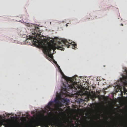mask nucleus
I'll list each match as a JSON object with an SVG mask.
<instances>
[{
  "mask_svg": "<svg viewBox=\"0 0 127 127\" xmlns=\"http://www.w3.org/2000/svg\"><path fill=\"white\" fill-rule=\"evenodd\" d=\"M38 44L40 47L42 49L43 52L46 54H47L48 56L52 58L53 55L51 53V51L52 49L54 50L56 49L62 50H64V47L65 45L67 46V48L69 47L70 45H72L74 48H76L77 45L74 42H71V43H69L66 39H62L61 42H59L58 45L53 44H51L48 41L47 39L44 38L41 39L40 42H38Z\"/></svg>",
  "mask_w": 127,
  "mask_h": 127,
  "instance_id": "nucleus-1",
  "label": "nucleus"
},
{
  "mask_svg": "<svg viewBox=\"0 0 127 127\" xmlns=\"http://www.w3.org/2000/svg\"><path fill=\"white\" fill-rule=\"evenodd\" d=\"M48 117L47 116L43 115L42 119L34 121L33 123H30L27 125L24 121L22 123L18 122L19 127H36L39 126H40L41 127H49L51 125L52 126V123L46 120Z\"/></svg>",
  "mask_w": 127,
  "mask_h": 127,
  "instance_id": "nucleus-2",
  "label": "nucleus"
},
{
  "mask_svg": "<svg viewBox=\"0 0 127 127\" xmlns=\"http://www.w3.org/2000/svg\"><path fill=\"white\" fill-rule=\"evenodd\" d=\"M85 127H127V120L122 121L121 123L117 125L115 123H113L110 125V123L107 120H106L103 123L95 122L94 125L90 126L87 125Z\"/></svg>",
  "mask_w": 127,
  "mask_h": 127,
  "instance_id": "nucleus-3",
  "label": "nucleus"
},
{
  "mask_svg": "<svg viewBox=\"0 0 127 127\" xmlns=\"http://www.w3.org/2000/svg\"><path fill=\"white\" fill-rule=\"evenodd\" d=\"M63 76L66 80L67 82V86L65 85L64 83L63 84V87L61 88V92L63 94H64L63 91L65 93L67 92L69 90V89H73L74 90H77V89L78 88V85L76 82H73L69 78L65 76L63 74Z\"/></svg>",
  "mask_w": 127,
  "mask_h": 127,
  "instance_id": "nucleus-4",
  "label": "nucleus"
},
{
  "mask_svg": "<svg viewBox=\"0 0 127 127\" xmlns=\"http://www.w3.org/2000/svg\"><path fill=\"white\" fill-rule=\"evenodd\" d=\"M25 25L29 27H31V28L32 29L31 32L32 34L34 35H30L29 38L31 40L33 39V41L34 40L38 41L37 39L39 37H41V36L42 35L41 34V32L39 29L38 27H35V24H32L27 23H26Z\"/></svg>",
  "mask_w": 127,
  "mask_h": 127,
  "instance_id": "nucleus-5",
  "label": "nucleus"
},
{
  "mask_svg": "<svg viewBox=\"0 0 127 127\" xmlns=\"http://www.w3.org/2000/svg\"><path fill=\"white\" fill-rule=\"evenodd\" d=\"M67 120H68L67 119L64 117L62 118H61L60 120L58 119L57 121H55L54 123L57 127H62L64 126V124H66Z\"/></svg>",
  "mask_w": 127,
  "mask_h": 127,
  "instance_id": "nucleus-6",
  "label": "nucleus"
},
{
  "mask_svg": "<svg viewBox=\"0 0 127 127\" xmlns=\"http://www.w3.org/2000/svg\"><path fill=\"white\" fill-rule=\"evenodd\" d=\"M126 73V76H124L123 78L121 79V81L123 82V84L125 85H127V71L125 70Z\"/></svg>",
  "mask_w": 127,
  "mask_h": 127,
  "instance_id": "nucleus-7",
  "label": "nucleus"
},
{
  "mask_svg": "<svg viewBox=\"0 0 127 127\" xmlns=\"http://www.w3.org/2000/svg\"><path fill=\"white\" fill-rule=\"evenodd\" d=\"M54 102H55V104L58 106L60 107H62V104L59 100V97L55 98L54 100Z\"/></svg>",
  "mask_w": 127,
  "mask_h": 127,
  "instance_id": "nucleus-8",
  "label": "nucleus"
},
{
  "mask_svg": "<svg viewBox=\"0 0 127 127\" xmlns=\"http://www.w3.org/2000/svg\"><path fill=\"white\" fill-rule=\"evenodd\" d=\"M62 101L64 102L67 105H68L70 102L69 100L67 98H63Z\"/></svg>",
  "mask_w": 127,
  "mask_h": 127,
  "instance_id": "nucleus-9",
  "label": "nucleus"
},
{
  "mask_svg": "<svg viewBox=\"0 0 127 127\" xmlns=\"http://www.w3.org/2000/svg\"><path fill=\"white\" fill-rule=\"evenodd\" d=\"M53 103V101H49L48 104V105L47 106V107L48 108H49L50 106Z\"/></svg>",
  "mask_w": 127,
  "mask_h": 127,
  "instance_id": "nucleus-10",
  "label": "nucleus"
},
{
  "mask_svg": "<svg viewBox=\"0 0 127 127\" xmlns=\"http://www.w3.org/2000/svg\"><path fill=\"white\" fill-rule=\"evenodd\" d=\"M98 97L100 100H101L104 99V96L102 95H101L100 96L99 95H98Z\"/></svg>",
  "mask_w": 127,
  "mask_h": 127,
  "instance_id": "nucleus-11",
  "label": "nucleus"
},
{
  "mask_svg": "<svg viewBox=\"0 0 127 127\" xmlns=\"http://www.w3.org/2000/svg\"><path fill=\"white\" fill-rule=\"evenodd\" d=\"M83 101L84 100L80 98H78V101H77L79 103H80L81 102Z\"/></svg>",
  "mask_w": 127,
  "mask_h": 127,
  "instance_id": "nucleus-12",
  "label": "nucleus"
},
{
  "mask_svg": "<svg viewBox=\"0 0 127 127\" xmlns=\"http://www.w3.org/2000/svg\"><path fill=\"white\" fill-rule=\"evenodd\" d=\"M70 127H75V124L73 123H71L70 124Z\"/></svg>",
  "mask_w": 127,
  "mask_h": 127,
  "instance_id": "nucleus-13",
  "label": "nucleus"
},
{
  "mask_svg": "<svg viewBox=\"0 0 127 127\" xmlns=\"http://www.w3.org/2000/svg\"><path fill=\"white\" fill-rule=\"evenodd\" d=\"M68 23H67L66 24V27H67L68 26V25H67V24H68Z\"/></svg>",
  "mask_w": 127,
  "mask_h": 127,
  "instance_id": "nucleus-14",
  "label": "nucleus"
},
{
  "mask_svg": "<svg viewBox=\"0 0 127 127\" xmlns=\"http://www.w3.org/2000/svg\"><path fill=\"white\" fill-rule=\"evenodd\" d=\"M60 72H62V70H61L60 69Z\"/></svg>",
  "mask_w": 127,
  "mask_h": 127,
  "instance_id": "nucleus-15",
  "label": "nucleus"
},
{
  "mask_svg": "<svg viewBox=\"0 0 127 127\" xmlns=\"http://www.w3.org/2000/svg\"><path fill=\"white\" fill-rule=\"evenodd\" d=\"M60 110H61V111H62V108H60Z\"/></svg>",
  "mask_w": 127,
  "mask_h": 127,
  "instance_id": "nucleus-16",
  "label": "nucleus"
},
{
  "mask_svg": "<svg viewBox=\"0 0 127 127\" xmlns=\"http://www.w3.org/2000/svg\"><path fill=\"white\" fill-rule=\"evenodd\" d=\"M97 122H100V121H99L97 120Z\"/></svg>",
  "mask_w": 127,
  "mask_h": 127,
  "instance_id": "nucleus-17",
  "label": "nucleus"
},
{
  "mask_svg": "<svg viewBox=\"0 0 127 127\" xmlns=\"http://www.w3.org/2000/svg\"><path fill=\"white\" fill-rule=\"evenodd\" d=\"M121 25L122 26H123V25L122 24H121Z\"/></svg>",
  "mask_w": 127,
  "mask_h": 127,
  "instance_id": "nucleus-18",
  "label": "nucleus"
},
{
  "mask_svg": "<svg viewBox=\"0 0 127 127\" xmlns=\"http://www.w3.org/2000/svg\"><path fill=\"white\" fill-rule=\"evenodd\" d=\"M25 37H27V36H26V35H25Z\"/></svg>",
  "mask_w": 127,
  "mask_h": 127,
  "instance_id": "nucleus-19",
  "label": "nucleus"
}]
</instances>
